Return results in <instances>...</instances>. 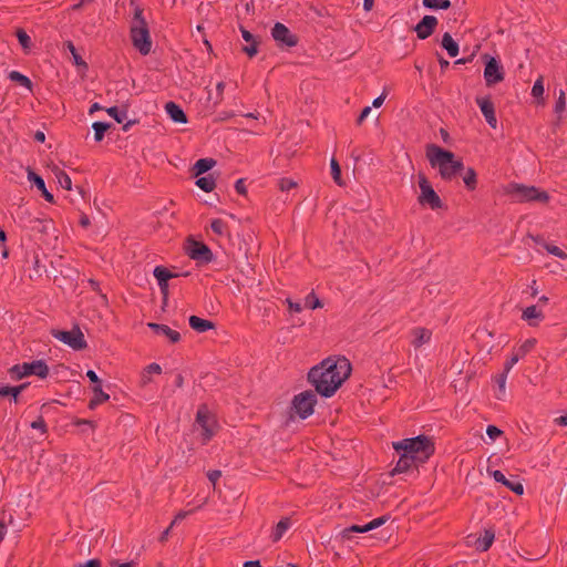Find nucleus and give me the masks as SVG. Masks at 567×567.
Segmentation results:
<instances>
[{
    "instance_id": "c756f323",
    "label": "nucleus",
    "mask_w": 567,
    "mask_h": 567,
    "mask_svg": "<svg viewBox=\"0 0 567 567\" xmlns=\"http://www.w3.org/2000/svg\"><path fill=\"white\" fill-rule=\"evenodd\" d=\"M291 526V519L290 517H282L277 525L274 527L270 538L274 543L279 542L284 534L289 529Z\"/></svg>"
},
{
    "instance_id": "7ed1b4c3",
    "label": "nucleus",
    "mask_w": 567,
    "mask_h": 567,
    "mask_svg": "<svg viewBox=\"0 0 567 567\" xmlns=\"http://www.w3.org/2000/svg\"><path fill=\"white\" fill-rule=\"evenodd\" d=\"M392 446L395 452L403 451L404 453L412 455L421 465L425 464L435 453V443L433 437L425 434L393 442Z\"/></svg>"
},
{
    "instance_id": "4468645a",
    "label": "nucleus",
    "mask_w": 567,
    "mask_h": 567,
    "mask_svg": "<svg viewBox=\"0 0 567 567\" xmlns=\"http://www.w3.org/2000/svg\"><path fill=\"white\" fill-rule=\"evenodd\" d=\"M153 275L157 280V285L159 287L161 293L163 295V302L166 303L168 299V281L172 278L177 277L178 275L171 271L165 266H156L153 270Z\"/></svg>"
},
{
    "instance_id": "de8ad7c7",
    "label": "nucleus",
    "mask_w": 567,
    "mask_h": 567,
    "mask_svg": "<svg viewBox=\"0 0 567 567\" xmlns=\"http://www.w3.org/2000/svg\"><path fill=\"white\" fill-rule=\"evenodd\" d=\"M305 307H307L311 310H315L318 308H322L323 302L319 299V297L315 293V291H311L305 298Z\"/></svg>"
},
{
    "instance_id": "a18cd8bd",
    "label": "nucleus",
    "mask_w": 567,
    "mask_h": 567,
    "mask_svg": "<svg viewBox=\"0 0 567 567\" xmlns=\"http://www.w3.org/2000/svg\"><path fill=\"white\" fill-rule=\"evenodd\" d=\"M161 373H162V367L158 363L153 362V363L148 364L144 369L143 374H142L143 384L151 382V378L148 377L150 374H161Z\"/></svg>"
},
{
    "instance_id": "473e14b6",
    "label": "nucleus",
    "mask_w": 567,
    "mask_h": 567,
    "mask_svg": "<svg viewBox=\"0 0 567 567\" xmlns=\"http://www.w3.org/2000/svg\"><path fill=\"white\" fill-rule=\"evenodd\" d=\"M130 104L126 102L118 106H111L105 109L106 113L117 123H123L126 120Z\"/></svg>"
},
{
    "instance_id": "79ce46f5",
    "label": "nucleus",
    "mask_w": 567,
    "mask_h": 567,
    "mask_svg": "<svg viewBox=\"0 0 567 567\" xmlns=\"http://www.w3.org/2000/svg\"><path fill=\"white\" fill-rule=\"evenodd\" d=\"M210 228L212 230L218 235V236H223V235H229V228H228V225L225 220H223L221 218H214L212 221H210Z\"/></svg>"
},
{
    "instance_id": "680f3d73",
    "label": "nucleus",
    "mask_w": 567,
    "mask_h": 567,
    "mask_svg": "<svg viewBox=\"0 0 567 567\" xmlns=\"http://www.w3.org/2000/svg\"><path fill=\"white\" fill-rule=\"evenodd\" d=\"M6 391H7V396H10V399L14 403L19 402V396H20L21 392L19 391L17 385H9V384H7V390Z\"/></svg>"
},
{
    "instance_id": "8fccbe9b",
    "label": "nucleus",
    "mask_w": 567,
    "mask_h": 567,
    "mask_svg": "<svg viewBox=\"0 0 567 567\" xmlns=\"http://www.w3.org/2000/svg\"><path fill=\"white\" fill-rule=\"evenodd\" d=\"M390 519V515L389 514H385V515H382L380 517H377L374 519H372L371 522L367 523V528H368V532L372 530V529H375V528H379L381 527L382 525H384L388 520Z\"/></svg>"
},
{
    "instance_id": "a878e982",
    "label": "nucleus",
    "mask_w": 567,
    "mask_h": 567,
    "mask_svg": "<svg viewBox=\"0 0 567 567\" xmlns=\"http://www.w3.org/2000/svg\"><path fill=\"white\" fill-rule=\"evenodd\" d=\"M216 165V161L212 157L199 158L192 167V175L198 177L209 172Z\"/></svg>"
},
{
    "instance_id": "c03bdc74",
    "label": "nucleus",
    "mask_w": 567,
    "mask_h": 567,
    "mask_svg": "<svg viewBox=\"0 0 567 567\" xmlns=\"http://www.w3.org/2000/svg\"><path fill=\"white\" fill-rule=\"evenodd\" d=\"M537 340L535 338H529L524 341V343L515 349L514 352L518 355L519 359H523L527 353H529L536 346Z\"/></svg>"
},
{
    "instance_id": "20e7f679",
    "label": "nucleus",
    "mask_w": 567,
    "mask_h": 567,
    "mask_svg": "<svg viewBox=\"0 0 567 567\" xmlns=\"http://www.w3.org/2000/svg\"><path fill=\"white\" fill-rule=\"evenodd\" d=\"M504 193L516 203L537 202L546 204L550 198L546 190L515 182L508 183L504 188Z\"/></svg>"
},
{
    "instance_id": "bb28decb",
    "label": "nucleus",
    "mask_w": 567,
    "mask_h": 567,
    "mask_svg": "<svg viewBox=\"0 0 567 567\" xmlns=\"http://www.w3.org/2000/svg\"><path fill=\"white\" fill-rule=\"evenodd\" d=\"M31 229L43 235H48L51 230H54V221L51 218H39L34 217L30 220Z\"/></svg>"
},
{
    "instance_id": "bf43d9fd",
    "label": "nucleus",
    "mask_w": 567,
    "mask_h": 567,
    "mask_svg": "<svg viewBox=\"0 0 567 567\" xmlns=\"http://www.w3.org/2000/svg\"><path fill=\"white\" fill-rule=\"evenodd\" d=\"M545 249L547 250L548 254H550L555 257H558L561 259L567 258V255L558 246L546 244Z\"/></svg>"
},
{
    "instance_id": "e2e57ef3",
    "label": "nucleus",
    "mask_w": 567,
    "mask_h": 567,
    "mask_svg": "<svg viewBox=\"0 0 567 567\" xmlns=\"http://www.w3.org/2000/svg\"><path fill=\"white\" fill-rule=\"evenodd\" d=\"M86 378L90 380L92 388L102 386V380L99 378V375L95 373V371L87 370Z\"/></svg>"
},
{
    "instance_id": "864d4df0",
    "label": "nucleus",
    "mask_w": 567,
    "mask_h": 567,
    "mask_svg": "<svg viewBox=\"0 0 567 567\" xmlns=\"http://www.w3.org/2000/svg\"><path fill=\"white\" fill-rule=\"evenodd\" d=\"M297 182H295L293 179L291 178H288V177H281L279 181H278V188L281 190V192H288L295 187H297Z\"/></svg>"
},
{
    "instance_id": "393cba45",
    "label": "nucleus",
    "mask_w": 567,
    "mask_h": 567,
    "mask_svg": "<svg viewBox=\"0 0 567 567\" xmlns=\"http://www.w3.org/2000/svg\"><path fill=\"white\" fill-rule=\"evenodd\" d=\"M188 324L198 333H204L208 330L215 329V323L212 320L204 319L195 315H192L188 318Z\"/></svg>"
},
{
    "instance_id": "58836bf2",
    "label": "nucleus",
    "mask_w": 567,
    "mask_h": 567,
    "mask_svg": "<svg viewBox=\"0 0 567 567\" xmlns=\"http://www.w3.org/2000/svg\"><path fill=\"white\" fill-rule=\"evenodd\" d=\"M64 47L70 51V53L72 54V58H73V63L78 66V68H82L83 70H87L89 69V65L87 63L82 59V56L79 54L75 45L73 44L72 41H66L64 43Z\"/></svg>"
},
{
    "instance_id": "a19ab883",
    "label": "nucleus",
    "mask_w": 567,
    "mask_h": 567,
    "mask_svg": "<svg viewBox=\"0 0 567 567\" xmlns=\"http://www.w3.org/2000/svg\"><path fill=\"white\" fill-rule=\"evenodd\" d=\"M130 4L134 7L132 24H146V20L144 18V9L138 4L137 0H130Z\"/></svg>"
},
{
    "instance_id": "0eeeda50",
    "label": "nucleus",
    "mask_w": 567,
    "mask_h": 567,
    "mask_svg": "<svg viewBox=\"0 0 567 567\" xmlns=\"http://www.w3.org/2000/svg\"><path fill=\"white\" fill-rule=\"evenodd\" d=\"M318 393L312 390H306L296 394L291 401L290 413H295L299 419L306 420L315 412L318 403Z\"/></svg>"
},
{
    "instance_id": "9d476101",
    "label": "nucleus",
    "mask_w": 567,
    "mask_h": 567,
    "mask_svg": "<svg viewBox=\"0 0 567 567\" xmlns=\"http://www.w3.org/2000/svg\"><path fill=\"white\" fill-rule=\"evenodd\" d=\"M482 61L484 63V80L486 86L491 87L504 81L505 71L499 58L484 53L482 54Z\"/></svg>"
},
{
    "instance_id": "37998d69",
    "label": "nucleus",
    "mask_w": 567,
    "mask_h": 567,
    "mask_svg": "<svg viewBox=\"0 0 567 567\" xmlns=\"http://www.w3.org/2000/svg\"><path fill=\"white\" fill-rule=\"evenodd\" d=\"M423 6L431 10H447L452 3L450 0H423Z\"/></svg>"
},
{
    "instance_id": "f257e3e1",
    "label": "nucleus",
    "mask_w": 567,
    "mask_h": 567,
    "mask_svg": "<svg viewBox=\"0 0 567 567\" xmlns=\"http://www.w3.org/2000/svg\"><path fill=\"white\" fill-rule=\"evenodd\" d=\"M352 365L349 359L343 355L328 357L320 363L310 368L307 381L315 388L322 398H331L350 378Z\"/></svg>"
},
{
    "instance_id": "338daca9",
    "label": "nucleus",
    "mask_w": 567,
    "mask_h": 567,
    "mask_svg": "<svg viewBox=\"0 0 567 567\" xmlns=\"http://www.w3.org/2000/svg\"><path fill=\"white\" fill-rule=\"evenodd\" d=\"M235 189L239 195H247V187L245 178H239L235 183Z\"/></svg>"
},
{
    "instance_id": "5fc2aeb1",
    "label": "nucleus",
    "mask_w": 567,
    "mask_h": 567,
    "mask_svg": "<svg viewBox=\"0 0 567 567\" xmlns=\"http://www.w3.org/2000/svg\"><path fill=\"white\" fill-rule=\"evenodd\" d=\"M287 305L289 313H299L302 311V305L300 302L293 301L291 298H286L284 301Z\"/></svg>"
},
{
    "instance_id": "49530a36",
    "label": "nucleus",
    "mask_w": 567,
    "mask_h": 567,
    "mask_svg": "<svg viewBox=\"0 0 567 567\" xmlns=\"http://www.w3.org/2000/svg\"><path fill=\"white\" fill-rule=\"evenodd\" d=\"M87 284H89L90 288L100 296L101 305L104 306V307H107L109 306V298H107V296L105 293H103V291H102V289L100 287V282L96 279L90 278L87 280Z\"/></svg>"
},
{
    "instance_id": "f704fd0d",
    "label": "nucleus",
    "mask_w": 567,
    "mask_h": 567,
    "mask_svg": "<svg viewBox=\"0 0 567 567\" xmlns=\"http://www.w3.org/2000/svg\"><path fill=\"white\" fill-rule=\"evenodd\" d=\"M8 79L14 83L28 89L30 92H32V90H33L32 81L27 75L22 74L19 71L13 70V71L9 72Z\"/></svg>"
},
{
    "instance_id": "2f4dec72",
    "label": "nucleus",
    "mask_w": 567,
    "mask_h": 567,
    "mask_svg": "<svg viewBox=\"0 0 567 567\" xmlns=\"http://www.w3.org/2000/svg\"><path fill=\"white\" fill-rule=\"evenodd\" d=\"M461 176L463 178L464 186L468 192H473L477 188V173L473 167L464 168Z\"/></svg>"
},
{
    "instance_id": "6e6d98bb",
    "label": "nucleus",
    "mask_w": 567,
    "mask_h": 567,
    "mask_svg": "<svg viewBox=\"0 0 567 567\" xmlns=\"http://www.w3.org/2000/svg\"><path fill=\"white\" fill-rule=\"evenodd\" d=\"M565 107H566V96H565V92L563 90H560L559 96L555 103L554 111H555V113L560 114L561 112L565 111Z\"/></svg>"
},
{
    "instance_id": "f03ea898",
    "label": "nucleus",
    "mask_w": 567,
    "mask_h": 567,
    "mask_svg": "<svg viewBox=\"0 0 567 567\" xmlns=\"http://www.w3.org/2000/svg\"><path fill=\"white\" fill-rule=\"evenodd\" d=\"M426 157L433 168H439L441 178L446 182H451L462 175L465 168L462 158H457L452 151L436 144L426 146Z\"/></svg>"
},
{
    "instance_id": "9b49d317",
    "label": "nucleus",
    "mask_w": 567,
    "mask_h": 567,
    "mask_svg": "<svg viewBox=\"0 0 567 567\" xmlns=\"http://www.w3.org/2000/svg\"><path fill=\"white\" fill-rule=\"evenodd\" d=\"M130 39L132 45L142 55H147L152 50V38L148 24H131Z\"/></svg>"
},
{
    "instance_id": "5701e85b",
    "label": "nucleus",
    "mask_w": 567,
    "mask_h": 567,
    "mask_svg": "<svg viewBox=\"0 0 567 567\" xmlns=\"http://www.w3.org/2000/svg\"><path fill=\"white\" fill-rule=\"evenodd\" d=\"M411 334L413 337L412 341H411V344L415 348V349H419L421 348L423 344L430 342L431 340V337H432V331L427 328H423V327H415L411 330Z\"/></svg>"
},
{
    "instance_id": "6ab92c4d",
    "label": "nucleus",
    "mask_w": 567,
    "mask_h": 567,
    "mask_svg": "<svg viewBox=\"0 0 567 567\" xmlns=\"http://www.w3.org/2000/svg\"><path fill=\"white\" fill-rule=\"evenodd\" d=\"M28 181L37 187L38 190L41 192V196L49 203L54 204V196L50 193L45 187V182L38 173H35L31 167L27 168Z\"/></svg>"
},
{
    "instance_id": "dca6fc26",
    "label": "nucleus",
    "mask_w": 567,
    "mask_h": 567,
    "mask_svg": "<svg viewBox=\"0 0 567 567\" xmlns=\"http://www.w3.org/2000/svg\"><path fill=\"white\" fill-rule=\"evenodd\" d=\"M400 457L395 464V466L393 467L392 471H390V475L391 476H394L396 474H402V473H409L410 471H412L413 468L416 471V473H419V466H421V464H419L412 455H409L408 453H404L403 451L401 452H396Z\"/></svg>"
},
{
    "instance_id": "774afa93",
    "label": "nucleus",
    "mask_w": 567,
    "mask_h": 567,
    "mask_svg": "<svg viewBox=\"0 0 567 567\" xmlns=\"http://www.w3.org/2000/svg\"><path fill=\"white\" fill-rule=\"evenodd\" d=\"M75 567H102V563L99 558H92L86 560L85 563H80Z\"/></svg>"
},
{
    "instance_id": "c85d7f7f",
    "label": "nucleus",
    "mask_w": 567,
    "mask_h": 567,
    "mask_svg": "<svg viewBox=\"0 0 567 567\" xmlns=\"http://www.w3.org/2000/svg\"><path fill=\"white\" fill-rule=\"evenodd\" d=\"M495 539V530L493 528L484 529V536L480 537L475 542L476 549L480 551H487Z\"/></svg>"
},
{
    "instance_id": "aec40b11",
    "label": "nucleus",
    "mask_w": 567,
    "mask_h": 567,
    "mask_svg": "<svg viewBox=\"0 0 567 567\" xmlns=\"http://www.w3.org/2000/svg\"><path fill=\"white\" fill-rule=\"evenodd\" d=\"M147 327L155 333L164 336L168 339V341L173 344L181 341V333L176 330H173L166 324L163 323H156V322H148Z\"/></svg>"
},
{
    "instance_id": "4c0bfd02",
    "label": "nucleus",
    "mask_w": 567,
    "mask_h": 567,
    "mask_svg": "<svg viewBox=\"0 0 567 567\" xmlns=\"http://www.w3.org/2000/svg\"><path fill=\"white\" fill-rule=\"evenodd\" d=\"M14 35L17 37V40L24 52H29L32 47V41L30 35L27 33V31L23 28H17L14 31Z\"/></svg>"
},
{
    "instance_id": "cd10ccee",
    "label": "nucleus",
    "mask_w": 567,
    "mask_h": 567,
    "mask_svg": "<svg viewBox=\"0 0 567 567\" xmlns=\"http://www.w3.org/2000/svg\"><path fill=\"white\" fill-rule=\"evenodd\" d=\"M50 409H51V403H43L40 406L41 414L37 417V420L32 421L30 424L31 429L39 430L42 435H45L49 432V427L43 417V414L48 413Z\"/></svg>"
},
{
    "instance_id": "f3484780",
    "label": "nucleus",
    "mask_w": 567,
    "mask_h": 567,
    "mask_svg": "<svg viewBox=\"0 0 567 567\" xmlns=\"http://www.w3.org/2000/svg\"><path fill=\"white\" fill-rule=\"evenodd\" d=\"M437 19L434 16H424L417 24L413 28L420 40H425L431 37L437 27Z\"/></svg>"
},
{
    "instance_id": "e433bc0d",
    "label": "nucleus",
    "mask_w": 567,
    "mask_h": 567,
    "mask_svg": "<svg viewBox=\"0 0 567 567\" xmlns=\"http://www.w3.org/2000/svg\"><path fill=\"white\" fill-rule=\"evenodd\" d=\"M196 182L195 184L204 192L206 193H210L214 190V188L216 187V181L215 178L213 177L212 174H208L206 176H198L196 177Z\"/></svg>"
},
{
    "instance_id": "09e8293b",
    "label": "nucleus",
    "mask_w": 567,
    "mask_h": 567,
    "mask_svg": "<svg viewBox=\"0 0 567 567\" xmlns=\"http://www.w3.org/2000/svg\"><path fill=\"white\" fill-rule=\"evenodd\" d=\"M507 375L503 373H498L494 377V382L498 388V394H496V398L501 400L503 395L505 394V384H506Z\"/></svg>"
},
{
    "instance_id": "f8f14e48",
    "label": "nucleus",
    "mask_w": 567,
    "mask_h": 567,
    "mask_svg": "<svg viewBox=\"0 0 567 567\" xmlns=\"http://www.w3.org/2000/svg\"><path fill=\"white\" fill-rule=\"evenodd\" d=\"M52 336L75 351L87 348L84 334L76 324L71 330H53Z\"/></svg>"
},
{
    "instance_id": "a211bd4d",
    "label": "nucleus",
    "mask_w": 567,
    "mask_h": 567,
    "mask_svg": "<svg viewBox=\"0 0 567 567\" xmlns=\"http://www.w3.org/2000/svg\"><path fill=\"white\" fill-rule=\"evenodd\" d=\"M239 30L243 39L248 43V45H244L241 51L248 55V58L252 59L258 54L260 41L258 37L248 31L245 27L239 25Z\"/></svg>"
},
{
    "instance_id": "7c9ffc66",
    "label": "nucleus",
    "mask_w": 567,
    "mask_h": 567,
    "mask_svg": "<svg viewBox=\"0 0 567 567\" xmlns=\"http://www.w3.org/2000/svg\"><path fill=\"white\" fill-rule=\"evenodd\" d=\"M441 47L444 50H446L447 54L451 58L457 56L458 51H460L458 43L453 39V37L449 32H445L442 35Z\"/></svg>"
},
{
    "instance_id": "3c124183",
    "label": "nucleus",
    "mask_w": 567,
    "mask_h": 567,
    "mask_svg": "<svg viewBox=\"0 0 567 567\" xmlns=\"http://www.w3.org/2000/svg\"><path fill=\"white\" fill-rule=\"evenodd\" d=\"M368 532V528H367V525H357V524H353L347 528L343 529L342 532V536L344 538H350V534L351 533H367Z\"/></svg>"
},
{
    "instance_id": "4d7b16f0",
    "label": "nucleus",
    "mask_w": 567,
    "mask_h": 567,
    "mask_svg": "<svg viewBox=\"0 0 567 567\" xmlns=\"http://www.w3.org/2000/svg\"><path fill=\"white\" fill-rule=\"evenodd\" d=\"M544 94V83L543 78L540 76L534 82V85L532 87V95L534 97H542Z\"/></svg>"
},
{
    "instance_id": "1a4fd4ad",
    "label": "nucleus",
    "mask_w": 567,
    "mask_h": 567,
    "mask_svg": "<svg viewBox=\"0 0 567 567\" xmlns=\"http://www.w3.org/2000/svg\"><path fill=\"white\" fill-rule=\"evenodd\" d=\"M417 177L419 187L421 189V193L417 197L420 205L429 206L433 210L446 208V205L434 190L427 177L423 173H419Z\"/></svg>"
},
{
    "instance_id": "4be33fe9",
    "label": "nucleus",
    "mask_w": 567,
    "mask_h": 567,
    "mask_svg": "<svg viewBox=\"0 0 567 567\" xmlns=\"http://www.w3.org/2000/svg\"><path fill=\"white\" fill-rule=\"evenodd\" d=\"M165 111L169 118L175 123L186 124L188 122L183 107L174 101H169L165 104Z\"/></svg>"
},
{
    "instance_id": "13d9d810",
    "label": "nucleus",
    "mask_w": 567,
    "mask_h": 567,
    "mask_svg": "<svg viewBox=\"0 0 567 567\" xmlns=\"http://www.w3.org/2000/svg\"><path fill=\"white\" fill-rule=\"evenodd\" d=\"M73 425L75 426H89L92 431H94L96 427H97V424L95 421L93 420H87V419H79V417H75L72 422Z\"/></svg>"
},
{
    "instance_id": "0e129e2a",
    "label": "nucleus",
    "mask_w": 567,
    "mask_h": 567,
    "mask_svg": "<svg viewBox=\"0 0 567 567\" xmlns=\"http://www.w3.org/2000/svg\"><path fill=\"white\" fill-rule=\"evenodd\" d=\"M234 116H235V113L233 111H221L214 118V123L226 122V121L233 118Z\"/></svg>"
},
{
    "instance_id": "c9c22d12",
    "label": "nucleus",
    "mask_w": 567,
    "mask_h": 567,
    "mask_svg": "<svg viewBox=\"0 0 567 567\" xmlns=\"http://www.w3.org/2000/svg\"><path fill=\"white\" fill-rule=\"evenodd\" d=\"M113 127V124L110 122H101L96 121L92 123V128L94 131V140L95 142H102L104 138V135L109 130Z\"/></svg>"
},
{
    "instance_id": "ea45409f",
    "label": "nucleus",
    "mask_w": 567,
    "mask_h": 567,
    "mask_svg": "<svg viewBox=\"0 0 567 567\" xmlns=\"http://www.w3.org/2000/svg\"><path fill=\"white\" fill-rule=\"evenodd\" d=\"M330 169H331V176H332L333 182L338 186H344L346 182L342 178L341 166L334 157H332L330 161Z\"/></svg>"
},
{
    "instance_id": "6e6552de",
    "label": "nucleus",
    "mask_w": 567,
    "mask_h": 567,
    "mask_svg": "<svg viewBox=\"0 0 567 567\" xmlns=\"http://www.w3.org/2000/svg\"><path fill=\"white\" fill-rule=\"evenodd\" d=\"M186 255L196 262L197 266H205L215 260V255L207 244L196 240L192 236L185 241Z\"/></svg>"
},
{
    "instance_id": "052dcab7",
    "label": "nucleus",
    "mask_w": 567,
    "mask_h": 567,
    "mask_svg": "<svg viewBox=\"0 0 567 567\" xmlns=\"http://www.w3.org/2000/svg\"><path fill=\"white\" fill-rule=\"evenodd\" d=\"M486 434L491 439V441H495L503 435V431L498 429L496 425L489 424L486 427Z\"/></svg>"
},
{
    "instance_id": "423d86ee",
    "label": "nucleus",
    "mask_w": 567,
    "mask_h": 567,
    "mask_svg": "<svg viewBox=\"0 0 567 567\" xmlns=\"http://www.w3.org/2000/svg\"><path fill=\"white\" fill-rule=\"evenodd\" d=\"M8 372L12 380L19 381L30 375L45 379L49 375L50 369L44 360L39 359L30 362L17 363L12 365Z\"/></svg>"
},
{
    "instance_id": "2eb2a0df",
    "label": "nucleus",
    "mask_w": 567,
    "mask_h": 567,
    "mask_svg": "<svg viewBox=\"0 0 567 567\" xmlns=\"http://www.w3.org/2000/svg\"><path fill=\"white\" fill-rule=\"evenodd\" d=\"M475 102L477 106L480 107L483 116L485 117V121L492 128H496L497 126V118L495 114V105L492 101L491 95L486 96H476Z\"/></svg>"
},
{
    "instance_id": "39448f33",
    "label": "nucleus",
    "mask_w": 567,
    "mask_h": 567,
    "mask_svg": "<svg viewBox=\"0 0 567 567\" xmlns=\"http://www.w3.org/2000/svg\"><path fill=\"white\" fill-rule=\"evenodd\" d=\"M200 430V442L203 445L208 444L219 430L218 421L206 403L198 405L195 423Z\"/></svg>"
},
{
    "instance_id": "ddd939ff",
    "label": "nucleus",
    "mask_w": 567,
    "mask_h": 567,
    "mask_svg": "<svg viewBox=\"0 0 567 567\" xmlns=\"http://www.w3.org/2000/svg\"><path fill=\"white\" fill-rule=\"evenodd\" d=\"M271 35L279 48H293L299 42L298 35L292 33L290 29L281 22L274 24Z\"/></svg>"
},
{
    "instance_id": "72a5a7b5",
    "label": "nucleus",
    "mask_w": 567,
    "mask_h": 567,
    "mask_svg": "<svg viewBox=\"0 0 567 567\" xmlns=\"http://www.w3.org/2000/svg\"><path fill=\"white\" fill-rule=\"evenodd\" d=\"M92 392L93 396L87 404L90 410H95L100 404L110 400V395L103 391L102 386L92 388Z\"/></svg>"
},
{
    "instance_id": "b1692460",
    "label": "nucleus",
    "mask_w": 567,
    "mask_h": 567,
    "mask_svg": "<svg viewBox=\"0 0 567 567\" xmlns=\"http://www.w3.org/2000/svg\"><path fill=\"white\" fill-rule=\"evenodd\" d=\"M545 316L542 310L537 308V306L532 305L524 309L522 319L526 320L530 327H537L542 320H544Z\"/></svg>"
},
{
    "instance_id": "412c9836",
    "label": "nucleus",
    "mask_w": 567,
    "mask_h": 567,
    "mask_svg": "<svg viewBox=\"0 0 567 567\" xmlns=\"http://www.w3.org/2000/svg\"><path fill=\"white\" fill-rule=\"evenodd\" d=\"M491 475L493 476L495 482L503 484L504 486H506L509 491H512L516 495L520 496L524 494L523 484L518 481L514 482V481L507 480L502 471L495 470V471L491 472Z\"/></svg>"
},
{
    "instance_id": "603ef678",
    "label": "nucleus",
    "mask_w": 567,
    "mask_h": 567,
    "mask_svg": "<svg viewBox=\"0 0 567 567\" xmlns=\"http://www.w3.org/2000/svg\"><path fill=\"white\" fill-rule=\"evenodd\" d=\"M56 179L62 188L68 189V190L71 189L72 181H71L70 176L64 171L58 172Z\"/></svg>"
},
{
    "instance_id": "69168bd1",
    "label": "nucleus",
    "mask_w": 567,
    "mask_h": 567,
    "mask_svg": "<svg viewBox=\"0 0 567 567\" xmlns=\"http://www.w3.org/2000/svg\"><path fill=\"white\" fill-rule=\"evenodd\" d=\"M371 111H372L371 106H364V107L361 110V112H360L359 116L357 117V120H355V124H357L358 126H361V125H362V123L364 122V120H365V118L369 116V114L371 113Z\"/></svg>"
}]
</instances>
